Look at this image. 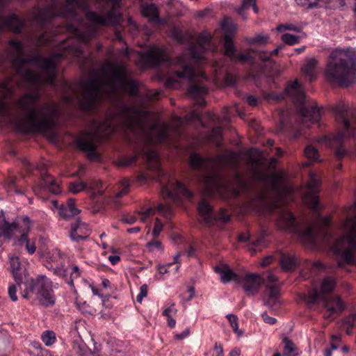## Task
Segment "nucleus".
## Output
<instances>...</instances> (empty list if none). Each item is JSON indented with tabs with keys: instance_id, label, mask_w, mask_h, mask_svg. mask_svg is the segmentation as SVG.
Instances as JSON below:
<instances>
[{
	"instance_id": "obj_1",
	"label": "nucleus",
	"mask_w": 356,
	"mask_h": 356,
	"mask_svg": "<svg viewBox=\"0 0 356 356\" xmlns=\"http://www.w3.org/2000/svg\"><path fill=\"white\" fill-rule=\"evenodd\" d=\"M67 31L78 41L76 44L67 43L63 45V49L59 53L54 54L51 58H43L39 54H35L29 58L24 57V47L20 41L13 39L8 41L9 45L13 49L12 66L17 74L29 83L40 84L44 79L42 75L31 70H23V67L27 64H37L46 75L45 81L54 85L56 77V69L54 61L58 58H79L83 54L80 42L87 44L95 35V31L91 29H80L72 24H67Z\"/></svg>"
},
{
	"instance_id": "obj_2",
	"label": "nucleus",
	"mask_w": 356,
	"mask_h": 356,
	"mask_svg": "<svg viewBox=\"0 0 356 356\" xmlns=\"http://www.w3.org/2000/svg\"><path fill=\"white\" fill-rule=\"evenodd\" d=\"M40 99L38 92H26L22 95L16 104L25 112L23 118L15 121V127L23 134L47 133L56 127L55 118L59 113V106L54 102H44L36 108Z\"/></svg>"
},
{
	"instance_id": "obj_3",
	"label": "nucleus",
	"mask_w": 356,
	"mask_h": 356,
	"mask_svg": "<svg viewBox=\"0 0 356 356\" xmlns=\"http://www.w3.org/2000/svg\"><path fill=\"white\" fill-rule=\"evenodd\" d=\"M105 74L107 80L102 82L100 79H90L87 81L79 105L85 111L92 110L98 102L102 86L104 85L114 91L122 88L131 97L136 96L138 87L136 81L129 79L127 67L122 63H111L107 65Z\"/></svg>"
},
{
	"instance_id": "obj_4",
	"label": "nucleus",
	"mask_w": 356,
	"mask_h": 356,
	"mask_svg": "<svg viewBox=\"0 0 356 356\" xmlns=\"http://www.w3.org/2000/svg\"><path fill=\"white\" fill-rule=\"evenodd\" d=\"M10 264L16 285L19 287L24 298H33L44 307L55 304L56 298L52 284L46 276L38 275L35 279L29 277L25 268L21 264L17 257H10Z\"/></svg>"
},
{
	"instance_id": "obj_5",
	"label": "nucleus",
	"mask_w": 356,
	"mask_h": 356,
	"mask_svg": "<svg viewBox=\"0 0 356 356\" xmlns=\"http://www.w3.org/2000/svg\"><path fill=\"white\" fill-rule=\"evenodd\" d=\"M330 83L348 88L356 82V52L351 49H337L329 56L324 73Z\"/></svg>"
},
{
	"instance_id": "obj_6",
	"label": "nucleus",
	"mask_w": 356,
	"mask_h": 356,
	"mask_svg": "<svg viewBox=\"0 0 356 356\" xmlns=\"http://www.w3.org/2000/svg\"><path fill=\"white\" fill-rule=\"evenodd\" d=\"M350 229L346 234L337 239L332 247L337 254H341L342 261H338V266L342 268L343 264L354 263V251L356 250V216L346 220Z\"/></svg>"
},
{
	"instance_id": "obj_7",
	"label": "nucleus",
	"mask_w": 356,
	"mask_h": 356,
	"mask_svg": "<svg viewBox=\"0 0 356 356\" xmlns=\"http://www.w3.org/2000/svg\"><path fill=\"white\" fill-rule=\"evenodd\" d=\"M300 84L298 80H295L293 82L288 85L286 88V93L293 95V93L297 94V102L300 104L299 109L300 114L306 120H309L312 123L318 122L321 120L320 108L316 104L312 106L310 108H307L305 104V95L304 92L300 90Z\"/></svg>"
},
{
	"instance_id": "obj_8",
	"label": "nucleus",
	"mask_w": 356,
	"mask_h": 356,
	"mask_svg": "<svg viewBox=\"0 0 356 356\" xmlns=\"http://www.w3.org/2000/svg\"><path fill=\"white\" fill-rule=\"evenodd\" d=\"M336 120L343 131L335 136L337 141L344 138L356 136V128L352 127L348 118V112L345 106H339L335 108Z\"/></svg>"
},
{
	"instance_id": "obj_9",
	"label": "nucleus",
	"mask_w": 356,
	"mask_h": 356,
	"mask_svg": "<svg viewBox=\"0 0 356 356\" xmlns=\"http://www.w3.org/2000/svg\"><path fill=\"white\" fill-rule=\"evenodd\" d=\"M95 140L94 134L90 131H83L80 134V137L76 140V145L79 150L87 152L89 159H99L100 155L95 151Z\"/></svg>"
},
{
	"instance_id": "obj_10",
	"label": "nucleus",
	"mask_w": 356,
	"mask_h": 356,
	"mask_svg": "<svg viewBox=\"0 0 356 356\" xmlns=\"http://www.w3.org/2000/svg\"><path fill=\"white\" fill-rule=\"evenodd\" d=\"M118 6H112L106 16H102L96 12L88 11L86 17L89 21L99 25L116 24L121 18V14L117 9Z\"/></svg>"
},
{
	"instance_id": "obj_11",
	"label": "nucleus",
	"mask_w": 356,
	"mask_h": 356,
	"mask_svg": "<svg viewBox=\"0 0 356 356\" xmlns=\"http://www.w3.org/2000/svg\"><path fill=\"white\" fill-rule=\"evenodd\" d=\"M321 181L316 177V175L311 172L309 174V180L307 183V188L309 190L305 195V203L312 209L318 211L319 197L317 193L320 191Z\"/></svg>"
},
{
	"instance_id": "obj_12",
	"label": "nucleus",
	"mask_w": 356,
	"mask_h": 356,
	"mask_svg": "<svg viewBox=\"0 0 356 356\" xmlns=\"http://www.w3.org/2000/svg\"><path fill=\"white\" fill-rule=\"evenodd\" d=\"M122 114L124 116V123L126 127L131 131H134L136 128L141 130L144 129V118L140 115H134L142 112L132 106H124L121 110Z\"/></svg>"
},
{
	"instance_id": "obj_13",
	"label": "nucleus",
	"mask_w": 356,
	"mask_h": 356,
	"mask_svg": "<svg viewBox=\"0 0 356 356\" xmlns=\"http://www.w3.org/2000/svg\"><path fill=\"white\" fill-rule=\"evenodd\" d=\"M230 188L214 177H209L204 181L205 193L209 196H218L223 199L229 197Z\"/></svg>"
},
{
	"instance_id": "obj_14",
	"label": "nucleus",
	"mask_w": 356,
	"mask_h": 356,
	"mask_svg": "<svg viewBox=\"0 0 356 356\" xmlns=\"http://www.w3.org/2000/svg\"><path fill=\"white\" fill-rule=\"evenodd\" d=\"M321 300L323 306L327 309L328 314L325 315V318L333 321L336 315L339 314L344 310L345 307L342 300L338 297H332L329 295H322Z\"/></svg>"
},
{
	"instance_id": "obj_15",
	"label": "nucleus",
	"mask_w": 356,
	"mask_h": 356,
	"mask_svg": "<svg viewBox=\"0 0 356 356\" xmlns=\"http://www.w3.org/2000/svg\"><path fill=\"white\" fill-rule=\"evenodd\" d=\"M284 222L286 228L300 235L302 237L312 239L314 237V229L312 226H307L303 230H300L296 223L294 215L291 212L287 213L283 216Z\"/></svg>"
},
{
	"instance_id": "obj_16",
	"label": "nucleus",
	"mask_w": 356,
	"mask_h": 356,
	"mask_svg": "<svg viewBox=\"0 0 356 356\" xmlns=\"http://www.w3.org/2000/svg\"><path fill=\"white\" fill-rule=\"evenodd\" d=\"M241 282H243V289L248 296L257 294L264 282V279L258 274L248 273Z\"/></svg>"
},
{
	"instance_id": "obj_17",
	"label": "nucleus",
	"mask_w": 356,
	"mask_h": 356,
	"mask_svg": "<svg viewBox=\"0 0 356 356\" xmlns=\"http://www.w3.org/2000/svg\"><path fill=\"white\" fill-rule=\"evenodd\" d=\"M24 25V20L15 14H12L4 17L0 16V32L8 28L15 33H19Z\"/></svg>"
},
{
	"instance_id": "obj_18",
	"label": "nucleus",
	"mask_w": 356,
	"mask_h": 356,
	"mask_svg": "<svg viewBox=\"0 0 356 356\" xmlns=\"http://www.w3.org/2000/svg\"><path fill=\"white\" fill-rule=\"evenodd\" d=\"M143 61L151 67H158L163 60V52L158 47H152L146 52L141 54Z\"/></svg>"
},
{
	"instance_id": "obj_19",
	"label": "nucleus",
	"mask_w": 356,
	"mask_h": 356,
	"mask_svg": "<svg viewBox=\"0 0 356 356\" xmlns=\"http://www.w3.org/2000/svg\"><path fill=\"white\" fill-rule=\"evenodd\" d=\"M90 234V229L88 228V225L80 221L76 220L72 225V229L70 233V238L72 241L79 242L82 240L86 239Z\"/></svg>"
},
{
	"instance_id": "obj_20",
	"label": "nucleus",
	"mask_w": 356,
	"mask_h": 356,
	"mask_svg": "<svg viewBox=\"0 0 356 356\" xmlns=\"http://www.w3.org/2000/svg\"><path fill=\"white\" fill-rule=\"evenodd\" d=\"M215 272L220 276V280L222 283H228L234 281L237 283L241 282V277L235 273L227 265L216 266Z\"/></svg>"
},
{
	"instance_id": "obj_21",
	"label": "nucleus",
	"mask_w": 356,
	"mask_h": 356,
	"mask_svg": "<svg viewBox=\"0 0 356 356\" xmlns=\"http://www.w3.org/2000/svg\"><path fill=\"white\" fill-rule=\"evenodd\" d=\"M14 90L12 79L6 80L0 84V115H4L7 112V104L5 102L8 96Z\"/></svg>"
},
{
	"instance_id": "obj_22",
	"label": "nucleus",
	"mask_w": 356,
	"mask_h": 356,
	"mask_svg": "<svg viewBox=\"0 0 356 356\" xmlns=\"http://www.w3.org/2000/svg\"><path fill=\"white\" fill-rule=\"evenodd\" d=\"M168 197L172 200H177L181 197H192L193 193L181 181H176L172 191L167 190Z\"/></svg>"
},
{
	"instance_id": "obj_23",
	"label": "nucleus",
	"mask_w": 356,
	"mask_h": 356,
	"mask_svg": "<svg viewBox=\"0 0 356 356\" xmlns=\"http://www.w3.org/2000/svg\"><path fill=\"white\" fill-rule=\"evenodd\" d=\"M142 15L149 18L151 22L161 23L162 19L159 17V9L154 3H145L143 5L141 10Z\"/></svg>"
},
{
	"instance_id": "obj_24",
	"label": "nucleus",
	"mask_w": 356,
	"mask_h": 356,
	"mask_svg": "<svg viewBox=\"0 0 356 356\" xmlns=\"http://www.w3.org/2000/svg\"><path fill=\"white\" fill-rule=\"evenodd\" d=\"M280 264L284 270H294L299 266L297 257L289 253H282Z\"/></svg>"
},
{
	"instance_id": "obj_25",
	"label": "nucleus",
	"mask_w": 356,
	"mask_h": 356,
	"mask_svg": "<svg viewBox=\"0 0 356 356\" xmlns=\"http://www.w3.org/2000/svg\"><path fill=\"white\" fill-rule=\"evenodd\" d=\"M197 211L203 218L206 225L212 224L214 218L212 216L213 207L205 200H202L197 205Z\"/></svg>"
},
{
	"instance_id": "obj_26",
	"label": "nucleus",
	"mask_w": 356,
	"mask_h": 356,
	"mask_svg": "<svg viewBox=\"0 0 356 356\" xmlns=\"http://www.w3.org/2000/svg\"><path fill=\"white\" fill-rule=\"evenodd\" d=\"M178 63L181 66V70L175 72L176 76L179 79L192 80L195 77L194 68L191 65L184 63L181 58H179Z\"/></svg>"
},
{
	"instance_id": "obj_27",
	"label": "nucleus",
	"mask_w": 356,
	"mask_h": 356,
	"mask_svg": "<svg viewBox=\"0 0 356 356\" xmlns=\"http://www.w3.org/2000/svg\"><path fill=\"white\" fill-rule=\"evenodd\" d=\"M19 228V223H10L6 220L5 218L0 216V230L2 234L8 238H11L14 235V232Z\"/></svg>"
},
{
	"instance_id": "obj_28",
	"label": "nucleus",
	"mask_w": 356,
	"mask_h": 356,
	"mask_svg": "<svg viewBox=\"0 0 356 356\" xmlns=\"http://www.w3.org/2000/svg\"><path fill=\"white\" fill-rule=\"evenodd\" d=\"M24 227L22 228L19 225V228L14 232V234H15L17 232L21 233V236L18 239V243L19 245H22L23 243H26V241H29L28 239V233L30 228V220L27 216H25L22 219Z\"/></svg>"
},
{
	"instance_id": "obj_29",
	"label": "nucleus",
	"mask_w": 356,
	"mask_h": 356,
	"mask_svg": "<svg viewBox=\"0 0 356 356\" xmlns=\"http://www.w3.org/2000/svg\"><path fill=\"white\" fill-rule=\"evenodd\" d=\"M316 65V60L314 58H310L302 67L303 74L309 77V82H312L316 79L314 70Z\"/></svg>"
},
{
	"instance_id": "obj_30",
	"label": "nucleus",
	"mask_w": 356,
	"mask_h": 356,
	"mask_svg": "<svg viewBox=\"0 0 356 356\" xmlns=\"http://www.w3.org/2000/svg\"><path fill=\"white\" fill-rule=\"evenodd\" d=\"M207 159L196 152H192L189 155L188 163L191 169L200 170L205 164Z\"/></svg>"
},
{
	"instance_id": "obj_31",
	"label": "nucleus",
	"mask_w": 356,
	"mask_h": 356,
	"mask_svg": "<svg viewBox=\"0 0 356 356\" xmlns=\"http://www.w3.org/2000/svg\"><path fill=\"white\" fill-rule=\"evenodd\" d=\"M223 47L225 55L231 59L234 58L236 49L231 35L225 34Z\"/></svg>"
},
{
	"instance_id": "obj_32",
	"label": "nucleus",
	"mask_w": 356,
	"mask_h": 356,
	"mask_svg": "<svg viewBox=\"0 0 356 356\" xmlns=\"http://www.w3.org/2000/svg\"><path fill=\"white\" fill-rule=\"evenodd\" d=\"M55 17V14L49 8L40 10L35 15V19L41 25L49 22Z\"/></svg>"
},
{
	"instance_id": "obj_33",
	"label": "nucleus",
	"mask_w": 356,
	"mask_h": 356,
	"mask_svg": "<svg viewBox=\"0 0 356 356\" xmlns=\"http://www.w3.org/2000/svg\"><path fill=\"white\" fill-rule=\"evenodd\" d=\"M266 287L269 289L268 298L265 301V305L272 307L276 302L280 295L278 287L274 284H267Z\"/></svg>"
},
{
	"instance_id": "obj_34",
	"label": "nucleus",
	"mask_w": 356,
	"mask_h": 356,
	"mask_svg": "<svg viewBox=\"0 0 356 356\" xmlns=\"http://www.w3.org/2000/svg\"><path fill=\"white\" fill-rule=\"evenodd\" d=\"M31 356H51L49 351L43 348L38 341H32L29 349Z\"/></svg>"
},
{
	"instance_id": "obj_35",
	"label": "nucleus",
	"mask_w": 356,
	"mask_h": 356,
	"mask_svg": "<svg viewBox=\"0 0 356 356\" xmlns=\"http://www.w3.org/2000/svg\"><path fill=\"white\" fill-rule=\"evenodd\" d=\"M321 296L316 289H312L308 294H302L300 298L306 302L308 307H311L318 300H321Z\"/></svg>"
},
{
	"instance_id": "obj_36",
	"label": "nucleus",
	"mask_w": 356,
	"mask_h": 356,
	"mask_svg": "<svg viewBox=\"0 0 356 356\" xmlns=\"http://www.w3.org/2000/svg\"><path fill=\"white\" fill-rule=\"evenodd\" d=\"M284 343V353L283 356H297V348L294 343L289 338L285 337L282 341Z\"/></svg>"
},
{
	"instance_id": "obj_37",
	"label": "nucleus",
	"mask_w": 356,
	"mask_h": 356,
	"mask_svg": "<svg viewBox=\"0 0 356 356\" xmlns=\"http://www.w3.org/2000/svg\"><path fill=\"white\" fill-rule=\"evenodd\" d=\"M188 93L193 98L204 96L208 93V88L206 86L193 84L188 89Z\"/></svg>"
},
{
	"instance_id": "obj_38",
	"label": "nucleus",
	"mask_w": 356,
	"mask_h": 356,
	"mask_svg": "<svg viewBox=\"0 0 356 356\" xmlns=\"http://www.w3.org/2000/svg\"><path fill=\"white\" fill-rule=\"evenodd\" d=\"M150 129L152 131L157 130V139L159 142H161L168 138V127L166 124L159 127L156 124H153Z\"/></svg>"
},
{
	"instance_id": "obj_39",
	"label": "nucleus",
	"mask_w": 356,
	"mask_h": 356,
	"mask_svg": "<svg viewBox=\"0 0 356 356\" xmlns=\"http://www.w3.org/2000/svg\"><path fill=\"white\" fill-rule=\"evenodd\" d=\"M335 286V281L331 277H326L323 279L321 287V295H327V293L333 291Z\"/></svg>"
},
{
	"instance_id": "obj_40",
	"label": "nucleus",
	"mask_w": 356,
	"mask_h": 356,
	"mask_svg": "<svg viewBox=\"0 0 356 356\" xmlns=\"http://www.w3.org/2000/svg\"><path fill=\"white\" fill-rule=\"evenodd\" d=\"M269 37L261 33L256 34L253 37L247 38L245 41L248 44H266L268 42Z\"/></svg>"
},
{
	"instance_id": "obj_41",
	"label": "nucleus",
	"mask_w": 356,
	"mask_h": 356,
	"mask_svg": "<svg viewBox=\"0 0 356 356\" xmlns=\"http://www.w3.org/2000/svg\"><path fill=\"white\" fill-rule=\"evenodd\" d=\"M69 190L70 192H72L74 194H76L81 191H83L84 190H88L91 191L92 187L88 186V184L83 181L79 182H70L69 184Z\"/></svg>"
},
{
	"instance_id": "obj_42",
	"label": "nucleus",
	"mask_w": 356,
	"mask_h": 356,
	"mask_svg": "<svg viewBox=\"0 0 356 356\" xmlns=\"http://www.w3.org/2000/svg\"><path fill=\"white\" fill-rule=\"evenodd\" d=\"M210 138L217 146H220L222 140V127L220 126L213 127L211 131Z\"/></svg>"
},
{
	"instance_id": "obj_43",
	"label": "nucleus",
	"mask_w": 356,
	"mask_h": 356,
	"mask_svg": "<svg viewBox=\"0 0 356 356\" xmlns=\"http://www.w3.org/2000/svg\"><path fill=\"white\" fill-rule=\"evenodd\" d=\"M41 339L47 346H50L56 341V334L52 330H46L41 334Z\"/></svg>"
},
{
	"instance_id": "obj_44",
	"label": "nucleus",
	"mask_w": 356,
	"mask_h": 356,
	"mask_svg": "<svg viewBox=\"0 0 356 356\" xmlns=\"http://www.w3.org/2000/svg\"><path fill=\"white\" fill-rule=\"evenodd\" d=\"M226 318L228 319L234 333H236L239 337L242 336L243 332L238 329V317L234 314H229L226 316Z\"/></svg>"
},
{
	"instance_id": "obj_45",
	"label": "nucleus",
	"mask_w": 356,
	"mask_h": 356,
	"mask_svg": "<svg viewBox=\"0 0 356 356\" xmlns=\"http://www.w3.org/2000/svg\"><path fill=\"white\" fill-rule=\"evenodd\" d=\"M135 154L131 156H124L119 161V165L120 166H129L135 163L139 157V152L138 149H135Z\"/></svg>"
},
{
	"instance_id": "obj_46",
	"label": "nucleus",
	"mask_w": 356,
	"mask_h": 356,
	"mask_svg": "<svg viewBox=\"0 0 356 356\" xmlns=\"http://www.w3.org/2000/svg\"><path fill=\"white\" fill-rule=\"evenodd\" d=\"M300 36L294 35L290 33H284L281 36L282 41L288 45H294L300 42Z\"/></svg>"
},
{
	"instance_id": "obj_47",
	"label": "nucleus",
	"mask_w": 356,
	"mask_h": 356,
	"mask_svg": "<svg viewBox=\"0 0 356 356\" xmlns=\"http://www.w3.org/2000/svg\"><path fill=\"white\" fill-rule=\"evenodd\" d=\"M61 256L60 251L56 249L53 250L51 252L48 253L47 256V265L50 266L52 263H57L56 265H58Z\"/></svg>"
},
{
	"instance_id": "obj_48",
	"label": "nucleus",
	"mask_w": 356,
	"mask_h": 356,
	"mask_svg": "<svg viewBox=\"0 0 356 356\" xmlns=\"http://www.w3.org/2000/svg\"><path fill=\"white\" fill-rule=\"evenodd\" d=\"M305 155L307 158L314 161L318 160V152L316 148L312 145H308L305 149Z\"/></svg>"
},
{
	"instance_id": "obj_49",
	"label": "nucleus",
	"mask_w": 356,
	"mask_h": 356,
	"mask_svg": "<svg viewBox=\"0 0 356 356\" xmlns=\"http://www.w3.org/2000/svg\"><path fill=\"white\" fill-rule=\"evenodd\" d=\"M73 349L80 356H88V348L83 341L74 343Z\"/></svg>"
},
{
	"instance_id": "obj_50",
	"label": "nucleus",
	"mask_w": 356,
	"mask_h": 356,
	"mask_svg": "<svg viewBox=\"0 0 356 356\" xmlns=\"http://www.w3.org/2000/svg\"><path fill=\"white\" fill-rule=\"evenodd\" d=\"M232 59L241 62L249 61L251 66H253L255 64V60L254 57L250 54H239L237 56L235 54V57Z\"/></svg>"
},
{
	"instance_id": "obj_51",
	"label": "nucleus",
	"mask_w": 356,
	"mask_h": 356,
	"mask_svg": "<svg viewBox=\"0 0 356 356\" xmlns=\"http://www.w3.org/2000/svg\"><path fill=\"white\" fill-rule=\"evenodd\" d=\"M181 253L178 252L174 257V261L172 263H169L167 265H161L158 266V270L160 274L164 275L169 272L168 268L171 267L174 264H178V259L180 257Z\"/></svg>"
},
{
	"instance_id": "obj_52",
	"label": "nucleus",
	"mask_w": 356,
	"mask_h": 356,
	"mask_svg": "<svg viewBox=\"0 0 356 356\" xmlns=\"http://www.w3.org/2000/svg\"><path fill=\"white\" fill-rule=\"evenodd\" d=\"M301 30H302V29L299 26L292 24H282L278 25L277 27V31L278 32H282L284 31H293L299 33L301 31Z\"/></svg>"
},
{
	"instance_id": "obj_53",
	"label": "nucleus",
	"mask_w": 356,
	"mask_h": 356,
	"mask_svg": "<svg viewBox=\"0 0 356 356\" xmlns=\"http://www.w3.org/2000/svg\"><path fill=\"white\" fill-rule=\"evenodd\" d=\"M138 152H139V154H142L143 155L147 162L152 161L157 157L156 152L153 149L146 151L144 149H141L140 151L138 150Z\"/></svg>"
},
{
	"instance_id": "obj_54",
	"label": "nucleus",
	"mask_w": 356,
	"mask_h": 356,
	"mask_svg": "<svg viewBox=\"0 0 356 356\" xmlns=\"http://www.w3.org/2000/svg\"><path fill=\"white\" fill-rule=\"evenodd\" d=\"M254 2H257V0H243L241 7L237 10V13L241 15L244 19H247L245 10L250 8V4L254 3Z\"/></svg>"
},
{
	"instance_id": "obj_55",
	"label": "nucleus",
	"mask_w": 356,
	"mask_h": 356,
	"mask_svg": "<svg viewBox=\"0 0 356 356\" xmlns=\"http://www.w3.org/2000/svg\"><path fill=\"white\" fill-rule=\"evenodd\" d=\"M163 225L161 220L159 218H156L155 219L154 225V228L152 230V235L154 238H156L159 237L161 232L163 229Z\"/></svg>"
},
{
	"instance_id": "obj_56",
	"label": "nucleus",
	"mask_w": 356,
	"mask_h": 356,
	"mask_svg": "<svg viewBox=\"0 0 356 356\" xmlns=\"http://www.w3.org/2000/svg\"><path fill=\"white\" fill-rule=\"evenodd\" d=\"M355 316L354 314H351L348 316L345 317L342 320L341 327L343 328H353L355 326Z\"/></svg>"
},
{
	"instance_id": "obj_57",
	"label": "nucleus",
	"mask_w": 356,
	"mask_h": 356,
	"mask_svg": "<svg viewBox=\"0 0 356 356\" xmlns=\"http://www.w3.org/2000/svg\"><path fill=\"white\" fill-rule=\"evenodd\" d=\"M79 6V0H66L65 8L72 15H75V8Z\"/></svg>"
},
{
	"instance_id": "obj_58",
	"label": "nucleus",
	"mask_w": 356,
	"mask_h": 356,
	"mask_svg": "<svg viewBox=\"0 0 356 356\" xmlns=\"http://www.w3.org/2000/svg\"><path fill=\"white\" fill-rule=\"evenodd\" d=\"M69 211H70L63 204L58 209L59 216L64 219H67L75 216L72 211H70L71 212Z\"/></svg>"
},
{
	"instance_id": "obj_59",
	"label": "nucleus",
	"mask_w": 356,
	"mask_h": 356,
	"mask_svg": "<svg viewBox=\"0 0 356 356\" xmlns=\"http://www.w3.org/2000/svg\"><path fill=\"white\" fill-rule=\"evenodd\" d=\"M58 265L54 266L53 264H51L50 266L46 265V267L49 269H52L54 274H55L56 275L61 277L66 276V270L62 267H58Z\"/></svg>"
},
{
	"instance_id": "obj_60",
	"label": "nucleus",
	"mask_w": 356,
	"mask_h": 356,
	"mask_svg": "<svg viewBox=\"0 0 356 356\" xmlns=\"http://www.w3.org/2000/svg\"><path fill=\"white\" fill-rule=\"evenodd\" d=\"M268 235V232L266 230H262L259 236L256 240L253 241L251 244L255 247H258L264 243L265 237Z\"/></svg>"
},
{
	"instance_id": "obj_61",
	"label": "nucleus",
	"mask_w": 356,
	"mask_h": 356,
	"mask_svg": "<svg viewBox=\"0 0 356 356\" xmlns=\"http://www.w3.org/2000/svg\"><path fill=\"white\" fill-rule=\"evenodd\" d=\"M148 286L146 284H143L140 287V293L136 297V301L141 303L143 299L147 296Z\"/></svg>"
},
{
	"instance_id": "obj_62",
	"label": "nucleus",
	"mask_w": 356,
	"mask_h": 356,
	"mask_svg": "<svg viewBox=\"0 0 356 356\" xmlns=\"http://www.w3.org/2000/svg\"><path fill=\"white\" fill-rule=\"evenodd\" d=\"M197 43L202 49H204L206 46L209 44L210 38L207 35L200 34L198 37Z\"/></svg>"
},
{
	"instance_id": "obj_63",
	"label": "nucleus",
	"mask_w": 356,
	"mask_h": 356,
	"mask_svg": "<svg viewBox=\"0 0 356 356\" xmlns=\"http://www.w3.org/2000/svg\"><path fill=\"white\" fill-rule=\"evenodd\" d=\"M64 206L66 207L69 211H72L75 216L79 214L80 212V211L75 206V200L74 199H69L67 202V204Z\"/></svg>"
},
{
	"instance_id": "obj_64",
	"label": "nucleus",
	"mask_w": 356,
	"mask_h": 356,
	"mask_svg": "<svg viewBox=\"0 0 356 356\" xmlns=\"http://www.w3.org/2000/svg\"><path fill=\"white\" fill-rule=\"evenodd\" d=\"M171 36L179 43H182L184 41V35L178 29H173L172 30Z\"/></svg>"
}]
</instances>
